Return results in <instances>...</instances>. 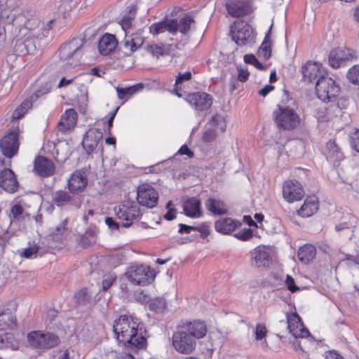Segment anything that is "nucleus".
Here are the masks:
<instances>
[{
    "mask_svg": "<svg viewBox=\"0 0 359 359\" xmlns=\"http://www.w3.org/2000/svg\"><path fill=\"white\" fill-rule=\"evenodd\" d=\"M184 211L185 214L190 217H201L202 215V211L201 210L200 201L195 197L189 198L184 203Z\"/></svg>",
    "mask_w": 359,
    "mask_h": 359,
    "instance_id": "7c9ffc66",
    "label": "nucleus"
},
{
    "mask_svg": "<svg viewBox=\"0 0 359 359\" xmlns=\"http://www.w3.org/2000/svg\"><path fill=\"white\" fill-rule=\"evenodd\" d=\"M27 35L28 36H27V38L22 41L25 45L26 48L27 49V50H29V54H32L36 48V44L33 41L34 38H32L29 34Z\"/></svg>",
    "mask_w": 359,
    "mask_h": 359,
    "instance_id": "bf43d9fd",
    "label": "nucleus"
},
{
    "mask_svg": "<svg viewBox=\"0 0 359 359\" xmlns=\"http://www.w3.org/2000/svg\"><path fill=\"white\" fill-rule=\"evenodd\" d=\"M18 132L14 130L6 135L0 140V151L1 154L8 158L15 156L19 150V128Z\"/></svg>",
    "mask_w": 359,
    "mask_h": 359,
    "instance_id": "9b49d317",
    "label": "nucleus"
},
{
    "mask_svg": "<svg viewBox=\"0 0 359 359\" xmlns=\"http://www.w3.org/2000/svg\"><path fill=\"white\" fill-rule=\"evenodd\" d=\"M348 137L351 148L359 152V128H354L351 131Z\"/></svg>",
    "mask_w": 359,
    "mask_h": 359,
    "instance_id": "de8ad7c7",
    "label": "nucleus"
},
{
    "mask_svg": "<svg viewBox=\"0 0 359 359\" xmlns=\"http://www.w3.org/2000/svg\"><path fill=\"white\" fill-rule=\"evenodd\" d=\"M225 7L229 15L240 18L248 13L250 0H226Z\"/></svg>",
    "mask_w": 359,
    "mask_h": 359,
    "instance_id": "f3484780",
    "label": "nucleus"
},
{
    "mask_svg": "<svg viewBox=\"0 0 359 359\" xmlns=\"http://www.w3.org/2000/svg\"><path fill=\"white\" fill-rule=\"evenodd\" d=\"M143 88L144 85L142 83H137L127 88L117 87L116 90L117 92L118 97L120 100L126 101L136 93L142 90Z\"/></svg>",
    "mask_w": 359,
    "mask_h": 359,
    "instance_id": "c9c22d12",
    "label": "nucleus"
},
{
    "mask_svg": "<svg viewBox=\"0 0 359 359\" xmlns=\"http://www.w3.org/2000/svg\"><path fill=\"white\" fill-rule=\"evenodd\" d=\"M105 223L111 230H118L119 229V224L114 221L111 217H106Z\"/></svg>",
    "mask_w": 359,
    "mask_h": 359,
    "instance_id": "69168bd1",
    "label": "nucleus"
},
{
    "mask_svg": "<svg viewBox=\"0 0 359 359\" xmlns=\"http://www.w3.org/2000/svg\"><path fill=\"white\" fill-rule=\"evenodd\" d=\"M286 284L287 286V289L292 292H294L298 290V287L295 285L294 279L289 276H287V277Z\"/></svg>",
    "mask_w": 359,
    "mask_h": 359,
    "instance_id": "338daca9",
    "label": "nucleus"
},
{
    "mask_svg": "<svg viewBox=\"0 0 359 359\" xmlns=\"http://www.w3.org/2000/svg\"><path fill=\"white\" fill-rule=\"evenodd\" d=\"M267 328L264 324L258 323L256 325L255 330V337L257 341L262 340L264 339L267 334Z\"/></svg>",
    "mask_w": 359,
    "mask_h": 359,
    "instance_id": "3c124183",
    "label": "nucleus"
},
{
    "mask_svg": "<svg viewBox=\"0 0 359 359\" xmlns=\"http://www.w3.org/2000/svg\"><path fill=\"white\" fill-rule=\"evenodd\" d=\"M113 330L116 340L126 346L146 347L147 339L143 335L138 318L128 315L120 316L114 321Z\"/></svg>",
    "mask_w": 359,
    "mask_h": 359,
    "instance_id": "f257e3e1",
    "label": "nucleus"
},
{
    "mask_svg": "<svg viewBox=\"0 0 359 359\" xmlns=\"http://www.w3.org/2000/svg\"><path fill=\"white\" fill-rule=\"evenodd\" d=\"M195 229L200 232L202 238H205L210 234V227L207 224H202L200 226H195Z\"/></svg>",
    "mask_w": 359,
    "mask_h": 359,
    "instance_id": "0e129e2a",
    "label": "nucleus"
},
{
    "mask_svg": "<svg viewBox=\"0 0 359 359\" xmlns=\"http://www.w3.org/2000/svg\"><path fill=\"white\" fill-rule=\"evenodd\" d=\"M144 43V38L141 34L135 33L130 36L126 34L123 41V46L125 49L133 53L140 48Z\"/></svg>",
    "mask_w": 359,
    "mask_h": 359,
    "instance_id": "c85d7f7f",
    "label": "nucleus"
},
{
    "mask_svg": "<svg viewBox=\"0 0 359 359\" xmlns=\"http://www.w3.org/2000/svg\"><path fill=\"white\" fill-rule=\"evenodd\" d=\"M39 20L37 18H32L27 21L25 24V30H29V33L25 32V34H29L32 38L36 39L37 40H41L44 39L46 36H43L42 32L43 29L36 27L33 28L32 25H39Z\"/></svg>",
    "mask_w": 359,
    "mask_h": 359,
    "instance_id": "4c0bfd02",
    "label": "nucleus"
},
{
    "mask_svg": "<svg viewBox=\"0 0 359 359\" xmlns=\"http://www.w3.org/2000/svg\"><path fill=\"white\" fill-rule=\"evenodd\" d=\"M191 72L188 71L184 73H179L175 79V86L181 85L184 81H188L191 79Z\"/></svg>",
    "mask_w": 359,
    "mask_h": 359,
    "instance_id": "4d7b16f0",
    "label": "nucleus"
},
{
    "mask_svg": "<svg viewBox=\"0 0 359 359\" xmlns=\"http://www.w3.org/2000/svg\"><path fill=\"white\" fill-rule=\"evenodd\" d=\"M95 235L93 231H86L84 234L78 238L79 243L83 248H88L95 243Z\"/></svg>",
    "mask_w": 359,
    "mask_h": 359,
    "instance_id": "c03bdc74",
    "label": "nucleus"
},
{
    "mask_svg": "<svg viewBox=\"0 0 359 359\" xmlns=\"http://www.w3.org/2000/svg\"><path fill=\"white\" fill-rule=\"evenodd\" d=\"M77 116L75 109H67L57 123L58 130L62 133H66L74 128L76 124Z\"/></svg>",
    "mask_w": 359,
    "mask_h": 359,
    "instance_id": "5701e85b",
    "label": "nucleus"
},
{
    "mask_svg": "<svg viewBox=\"0 0 359 359\" xmlns=\"http://www.w3.org/2000/svg\"><path fill=\"white\" fill-rule=\"evenodd\" d=\"M83 44L78 39L64 43L60 48L59 56L63 66L67 69L73 67L79 63V58L82 54Z\"/></svg>",
    "mask_w": 359,
    "mask_h": 359,
    "instance_id": "20e7f679",
    "label": "nucleus"
},
{
    "mask_svg": "<svg viewBox=\"0 0 359 359\" xmlns=\"http://www.w3.org/2000/svg\"><path fill=\"white\" fill-rule=\"evenodd\" d=\"M226 124L224 118L220 114H215L205 126L202 139L206 142L213 141L217 135V130L222 133L226 130Z\"/></svg>",
    "mask_w": 359,
    "mask_h": 359,
    "instance_id": "ddd939ff",
    "label": "nucleus"
},
{
    "mask_svg": "<svg viewBox=\"0 0 359 359\" xmlns=\"http://www.w3.org/2000/svg\"><path fill=\"white\" fill-rule=\"evenodd\" d=\"M147 50L152 55L158 57L159 56L164 55V50L163 46H160L157 44H151L147 47Z\"/></svg>",
    "mask_w": 359,
    "mask_h": 359,
    "instance_id": "864d4df0",
    "label": "nucleus"
},
{
    "mask_svg": "<svg viewBox=\"0 0 359 359\" xmlns=\"http://www.w3.org/2000/svg\"><path fill=\"white\" fill-rule=\"evenodd\" d=\"M316 255V247L311 244H306L299 249L297 256L302 263L308 264L315 258Z\"/></svg>",
    "mask_w": 359,
    "mask_h": 359,
    "instance_id": "72a5a7b5",
    "label": "nucleus"
},
{
    "mask_svg": "<svg viewBox=\"0 0 359 359\" xmlns=\"http://www.w3.org/2000/svg\"><path fill=\"white\" fill-rule=\"evenodd\" d=\"M16 327V319L11 313L0 314V330L14 329Z\"/></svg>",
    "mask_w": 359,
    "mask_h": 359,
    "instance_id": "79ce46f5",
    "label": "nucleus"
},
{
    "mask_svg": "<svg viewBox=\"0 0 359 359\" xmlns=\"http://www.w3.org/2000/svg\"><path fill=\"white\" fill-rule=\"evenodd\" d=\"M230 32L232 39L238 46H245L255 42V32L254 29L243 20L235 21L231 27Z\"/></svg>",
    "mask_w": 359,
    "mask_h": 359,
    "instance_id": "423d86ee",
    "label": "nucleus"
},
{
    "mask_svg": "<svg viewBox=\"0 0 359 359\" xmlns=\"http://www.w3.org/2000/svg\"><path fill=\"white\" fill-rule=\"evenodd\" d=\"M39 250L38 246L34 245L25 248L22 252L21 255L27 259H32L36 257L37 252Z\"/></svg>",
    "mask_w": 359,
    "mask_h": 359,
    "instance_id": "603ef678",
    "label": "nucleus"
},
{
    "mask_svg": "<svg viewBox=\"0 0 359 359\" xmlns=\"http://www.w3.org/2000/svg\"><path fill=\"white\" fill-rule=\"evenodd\" d=\"M241 223L231 217L219 219L215 223L216 231L222 234H229L240 226Z\"/></svg>",
    "mask_w": 359,
    "mask_h": 359,
    "instance_id": "cd10ccee",
    "label": "nucleus"
},
{
    "mask_svg": "<svg viewBox=\"0 0 359 359\" xmlns=\"http://www.w3.org/2000/svg\"><path fill=\"white\" fill-rule=\"evenodd\" d=\"M238 79L241 82L246 81L250 76V73L247 69L242 67H238Z\"/></svg>",
    "mask_w": 359,
    "mask_h": 359,
    "instance_id": "e2e57ef3",
    "label": "nucleus"
},
{
    "mask_svg": "<svg viewBox=\"0 0 359 359\" xmlns=\"http://www.w3.org/2000/svg\"><path fill=\"white\" fill-rule=\"evenodd\" d=\"M27 339L30 346L39 349H48L57 346L59 337L52 332L32 331L27 334Z\"/></svg>",
    "mask_w": 359,
    "mask_h": 359,
    "instance_id": "1a4fd4ad",
    "label": "nucleus"
},
{
    "mask_svg": "<svg viewBox=\"0 0 359 359\" xmlns=\"http://www.w3.org/2000/svg\"><path fill=\"white\" fill-rule=\"evenodd\" d=\"M316 90L318 98L326 102L336 97L339 93L340 88L332 78L324 76L317 80Z\"/></svg>",
    "mask_w": 359,
    "mask_h": 359,
    "instance_id": "9d476101",
    "label": "nucleus"
},
{
    "mask_svg": "<svg viewBox=\"0 0 359 359\" xmlns=\"http://www.w3.org/2000/svg\"><path fill=\"white\" fill-rule=\"evenodd\" d=\"M126 276L132 284L135 285H147L152 283L155 278V273L149 266L135 265L130 266Z\"/></svg>",
    "mask_w": 359,
    "mask_h": 359,
    "instance_id": "6e6552de",
    "label": "nucleus"
},
{
    "mask_svg": "<svg viewBox=\"0 0 359 359\" xmlns=\"http://www.w3.org/2000/svg\"><path fill=\"white\" fill-rule=\"evenodd\" d=\"M186 100L197 111L208 110L212 104V97L204 92L189 93Z\"/></svg>",
    "mask_w": 359,
    "mask_h": 359,
    "instance_id": "2eb2a0df",
    "label": "nucleus"
},
{
    "mask_svg": "<svg viewBox=\"0 0 359 359\" xmlns=\"http://www.w3.org/2000/svg\"><path fill=\"white\" fill-rule=\"evenodd\" d=\"M172 344L175 350L182 354L189 355L194 352L196 348V341L184 330L180 325L173 332L172 336Z\"/></svg>",
    "mask_w": 359,
    "mask_h": 359,
    "instance_id": "0eeeda50",
    "label": "nucleus"
},
{
    "mask_svg": "<svg viewBox=\"0 0 359 359\" xmlns=\"http://www.w3.org/2000/svg\"><path fill=\"white\" fill-rule=\"evenodd\" d=\"M305 193L302 185L295 180H287L283 186V195L285 201L293 203L301 200Z\"/></svg>",
    "mask_w": 359,
    "mask_h": 359,
    "instance_id": "4468645a",
    "label": "nucleus"
},
{
    "mask_svg": "<svg viewBox=\"0 0 359 359\" xmlns=\"http://www.w3.org/2000/svg\"><path fill=\"white\" fill-rule=\"evenodd\" d=\"M74 298L79 305H88L91 303L90 297L86 288H83L74 294Z\"/></svg>",
    "mask_w": 359,
    "mask_h": 359,
    "instance_id": "49530a36",
    "label": "nucleus"
},
{
    "mask_svg": "<svg viewBox=\"0 0 359 359\" xmlns=\"http://www.w3.org/2000/svg\"><path fill=\"white\" fill-rule=\"evenodd\" d=\"M40 95H41V91L36 92L34 95H32L31 96V99H32L31 101L29 100H25L20 104V105L19 107L22 109H24V110H25V111H27L29 109H30L32 107V101L36 100L39 97Z\"/></svg>",
    "mask_w": 359,
    "mask_h": 359,
    "instance_id": "13d9d810",
    "label": "nucleus"
},
{
    "mask_svg": "<svg viewBox=\"0 0 359 359\" xmlns=\"http://www.w3.org/2000/svg\"><path fill=\"white\" fill-rule=\"evenodd\" d=\"M149 306L156 312H162L165 309L167 304L164 298H156L152 301Z\"/></svg>",
    "mask_w": 359,
    "mask_h": 359,
    "instance_id": "8fccbe9b",
    "label": "nucleus"
},
{
    "mask_svg": "<svg viewBox=\"0 0 359 359\" xmlns=\"http://www.w3.org/2000/svg\"><path fill=\"white\" fill-rule=\"evenodd\" d=\"M172 205L171 201H168L166 205V208L168 209L167 213L164 215V218L166 220H172L175 217L176 210L174 208H171L170 206Z\"/></svg>",
    "mask_w": 359,
    "mask_h": 359,
    "instance_id": "052dcab7",
    "label": "nucleus"
},
{
    "mask_svg": "<svg viewBox=\"0 0 359 359\" xmlns=\"http://www.w3.org/2000/svg\"><path fill=\"white\" fill-rule=\"evenodd\" d=\"M14 6L11 4H8V1H6L5 5H0V18L7 22L12 23L15 19V14L13 13Z\"/></svg>",
    "mask_w": 359,
    "mask_h": 359,
    "instance_id": "a19ab883",
    "label": "nucleus"
},
{
    "mask_svg": "<svg viewBox=\"0 0 359 359\" xmlns=\"http://www.w3.org/2000/svg\"><path fill=\"white\" fill-rule=\"evenodd\" d=\"M271 29L270 27L269 30L267 32L264 39L263 42L262 43L259 50H258V55L259 57H263L264 60H268L271 55V42L269 40L270 35H271Z\"/></svg>",
    "mask_w": 359,
    "mask_h": 359,
    "instance_id": "ea45409f",
    "label": "nucleus"
},
{
    "mask_svg": "<svg viewBox=\"0 0 359 359\" xmlns=\"http://www.w3.org/2000/svg\"><path fill=\"white\" fill-rule=\"evenodd\" d=\"M116 217L123 221L122 226L129 227L133 221L142 215L140 205L133 201H124L119 205L114 208Z\"/></svg>",
    "mask_w": 359,
    "mask_h": 359,
    "instance_id": "39448f33",
    "label": "nucleus"
},
{
    "mask_svg": "<svg viewBox=\"0 0 359 359\" xmlns=\"http://www.w3.org/2000/svg\"><path fill=\"white\" fill-rule=\"evenodd\" d=\"M345 262L347 266H352L353 265L359 266V255H353L350 254H345L344 258L342 259Z\"/></svg>",
    "mask_w": 359,
    "mask_h": 359,
    "instance_id": "6e6d98bb",
    "label": "nucleus"
},
{
    "mask_svg": "<svg viewBox=\"0 0 359 359\" xmlns=\"http://www.w3.org/2000/svg\"><path fill=\"white\" fill-rule=\"evenodd\" d=\"M318 209V201L316 197L307 198L298 210V215L303 217L313 215Z\"/></svg>",
    "mask_w": 359,
    "mask_h": 359,
    "instance_id": "2f4dec72",
    "label": "nucleus"
},
{
    "mask_svg": "<svg viewBox=\"0 0 359 359\" xmlns=\"http://www.w3.org/2000/svg\"><path fill=\"white\" fill-rule=\"evenodd\" d=\"M326 359H344L342 355L334 351H330L326 353Z\"/></svg>",
    "mask_w": 359,
    "mask_h": 359,
    "instance_id": "774afa93",
    "label": "nucleus"
},
{
    "mask_svg": "<svg viewBox=\"0 0 359 359\" xmlns=\"http://www.w3.org/2000/svg\"><path fill=\"white\" fill-rule=\"evenodd\" d=\"M287 329L295 338L293 346L295 351L308 352L313 345L314 340L297 313H287Z\"/></svg>",
    "mask_w": 359,
    "mask_h": 359,
    "instance_id": "f03ea898",
    "label": "nucleus"
},
{
    "mask_svg": "<svg viewBox=\"0 0 359 359\" xmlns=\"http://www.w3.org/2000/svg\"><path fill=\"white\" fill-rule=\"evenodd\" d=\"M304 78L309 82H313L316 79L325 76V71L321 65L318 62H307L302 67Z\"/></svg>",
    "mask_w": 359,
    "mask_h": 359,
    "instance_id": "412c9836",
    "label": "nucleus"
},
{
    "mask_svg": "<svg viewBox=\"0 0 359 359\" xmlns=\"http://www.w3.org/2000/svg\"><path fill=\"white\" fill-rule=\"evenodd\" d=\"M68 224V219H63L57 226L53 228L50 232V237L55 242H61L66 236L67 231V225Z\"/></svg>",
    "mask_w": 359,
    "mask_h": 359,
    "instance_id": "e433bc0d",
    "label": "nucleus"
},
{
    "mask_svg": "<svg viewBox=\"0 0 359 359\" xmlns=\"http://www.w3.org/2000/svg\"><path fill=\"white\" fill-rule=\"evenodd\" d=\"M205 207L208 211L217 215H225L228 212L225 204L222 201L215 198H208L205 201Z\"/></svg>",
    "mask_w": 359,
    "mask_h": 359,
    "instance_id": "f704fd0d",
    "label": "nucleus"
},
{
    "mask_svg": "<svg viewBox=\"0 0 359 359\" xmlns=\"http://www.w3.org/2000/svg\"><path fill=\"white\" fill-rule=\"evenodd\" d=\"M351 56L350 50L338 48L332 50L329 55V63L333 68L339 67L341 64L349 59Z\"/></svg>",
    "mask_w": 359,
    "mask_h": 359,
    "instance_id": "393cba45",
    "label": "nucleus"
},
{
    "mask_svg": "<svg viewBox=\"0 0 359 359\" xmlns=\"http://www.w3.org/2000/svg\"><path fill=\"white\" fill-rule=\"evenodd\" d=\"M180 326L184 330L189 332L196 341L203 338L208 331L205 323L200 320L187 321Z\"/></svg>",
    "mask_w": 359,
    "mask_h": 359,
    "instance_id": "a211bd4d",
    "label": "nucleus"
},
{
    "mask_svg": "<svg viewBox=\"0 0 359 359\" xmlns=\"http://www.w3.org/2000/svg\"><path fill=\"white\" fill-rule=\"evenodd\" d=\"M53 202L58 207H62L67 205L79 207L81 205L79 198L72 196L67 191L60 190L53 195Z\"/></svg>",
    "mask_w": 359,
    "mask_h": 359,
    "instance_id": "b1692460",
    "label": "nucleus"
},
{
    "mask_svg": "<svg viewBox=\"0 0 359 359\" xmlns=\"http://www.w3.org/2000/svg\"><path fill=\"white\" fill-rule=\"evenodd\" d=\"M137 201L139 205L152 208L157 205L158 194L148 184H142L137 187Z\"/></svg>",
    "mask_w": 359,
    "mask_h": 359,
    "instance_id": "f8f14e48",
    "label": "nucleus"
},
{
    "mask_svg": "<svg viewBox=\"0 0 359 359\" xmlns=\"http://www.w3.org/2000/svg\"><path fill=\"white\" fill-rule=\"evenodd\" d=\"M18 182L16 177L9 168H4L0 172V187L8 193L13 194L18 190Z\"/></svg>",
    "mask_w": 359,
    "mask_h": 359,
    "instance_id": "aec40b11",
    "label": "nucleus"
},
{
    "mask_svg": "<svg viewBox=\"0 0 359 359\" xmlns=\"http://www.w3.org/2000/svg\"><path fill=\"white\" fill-rule=\"evenodd\" d=\"M347 79L355 85H359V65H354L347 72Z\"/></svg>",
    "mask_w": 359,
    "mask_h": 359,
    "instance_id": "09e8293b",
    "label": "nucleus"
},
{
    "mask_svg": "<svg viewBox=\"0 0 359 359\" xmlns=\"http://www.w3.org/2000/svg\"><path fill=\"white\" fill-rule=\"evenodd\" d=\"M88 184L87 178L79 172L73 173L68 181V188L72 193L83 191Z\"/></svg>",
    "mask_w": 359,
    "mask_h": 359,
    "instance_id": "a878e982",
    "label": "nucleus"
},
{
    "mask_svg": "<svg viewBox=\"0 0 359 359\" xmlns=\"http://www.w3.org/2000/svg\"><path fill=\"white\" fill-rule=\"evenodd\" d=\"M15 51L20 55L29 54V50L25 47L22 40H18L15 46Z\"/></svg>",
    "mask_w": 359,
    "mask_h": 359,
    "instance_id": "680f3d73",
    "label": "nucleus"
},
{
    "mask_svg": "<svg viewBox=\"0 0 359 359\" xmlns=\"http://www.w3.org/2000/svg\"><path fill=\"white\" fill-rule=\"evenodd\" d=\"M24 210L22 206L19 204L13 205L9 214L11 222L21 221L23 219Z\"/></svg>",
    "mask_w": 359,
    "mask_h": 359,
    "instance_id": "a18cd8bd",
    "label": "nucleus"
},
{
    "mask_svg": "<svg viewBox=\"0 0 359 359\" xmlns=\"http://www.w3.org/2000/svg\"><path fill=\"white\" fill-rule=\"evenodd\" d=\"M135 10L136 8L135 6L132 5L129 7V11L128 14L123 15L121 20V25L122 29L126 32L128 29H129L132 25V22L135 16Z\"/></svg>",
    "mask_w": 359,
    "mask_h": 359,
    "instance_id": "37998d69",
    "label": "nucleus"
},
{
    "mask_svg": "<svg viewBox=\"0 0 359 359\" xmlns=\"http://www.w3.org/2000/svg\"><path fill=\"white\" fill-rule=\"evenodd\" d=\"M175 24V34L177 31L183 34H186L190 29L191 25L194 22V19L189 15H185L180 18L179 21L174 20Z\"/></svg>",
    "mask_w": 359,
    "mask_h": 359,
    "instance_id": "58836bf2",
    "label": "nucleus"
},
{
    "mask_svg": "<svg viewBox=\"0 0 359 359\" xmlns=\"http://www.w3.org/2000/svg\"><path fill=\"white\" fill-rule=\"evenodd\" d=\"M271 261L270 252L264 246H258L251 252V264L255 267H267Z\"/></svg>",
    "mask_w": 359,
    "mask_h": 359,
    "instance_id": "6ab92c4d",
    "label": "nucleus"
},
{
    "mask_svg": "<svg viewBox=\"0 0 359 359\" xmlns=\"http://www.w3.org/2000/svg\"><path fill=\"white\" fill-rule=\"evenodd\" d=\"M117 44L118 42L114 35L105 34L99 41V52L103 55H107L116 48Z\"/></svg>",
    "mask_w": 359,
    "mask_h": 359,
    "instance_id": "bb28decb",
    "label": "nucleus"
},
{
    "mask_svg": "<svg viewBox=\"0 0 359 359\" xmlns=\"http://www.w3.org/2000/svg\"><path fill=\"white\" fill-rule=\"evenodd\" d=\"M273 116L278 128L283 130H292L300 123L299 116L289 107L278 104L273 112Z\"/></svg>",
    "mask_w": 359,
    "mask_h": 359,
    "instance_id": "7ed1b4c3",
    "label": "nucleus"
},
{
    "mask_svg": "<svg viewBox=\"0 0 359 359\" xmlns=\"http://www.w3.org/2000/svg\"><path fill=\"white\" fill-rule=\"evenodd\" d=\"M234 236L241 241H248L252 237V230L251 229H243L235 233Z\"/></svg>",
    "mask_w": 359,
    "mask_h": 359,
    "instance_id": "5fc2aeb1",
    "label": "nucleus"
},
{
    "mask_svg": "<svg viewBox=\"0 0 359 359\" xmlns=\"http://www.w3.org/2000/svg\"><path fill=\"white\" fill-rule=\"evenodd\" d=\"M326 147L327 160L335 164L344 159V154L334 141L330 140Z\"/></svg>",
    "mask_w": 359,
    "mask_h": 359,
    "instance_id": "473e14b6",
    "label": "nucleus"
},
{
    "mask_svg": "<svg viewBox=\"0 0 359 359\" xmlns=\"http://www.w3.org/2000/svg\"><path fill=\"white\" fill-rule=\"evenodd\" d=\"M102 139V132L100 129L91 128L86 132L82 141V146L87 154H91L97 148Z\"/></svg>",
    "mask_w": 359,
    "mask_h": 359,
    "instance_id": "dca6fc26",
    "label": "nucleus"
},
{
    "mask_svg": "<svg viewBox=\"0 0 359 359\" xmlns=\"http://www.w3.org/2000/svg\"><path fill=\"white\" fill-rule=\"evenodd\" d=\"M175 28L174 20L170 19L152 24L149 27V31L150 33L154 35H157L165 31H168L172 34H175Z\"/></svg>",
    "mask_w": 359,
    "mask_h": 359,
    "instance_id": "c756f323",
    "label": "nucleus"
},
{
    "mask_svg": "<svg viewBox=\"0 0 359 359\" xmlns=\"http://www.w3.org/2000/svg\"><path fill=\"white\" fill-rule=\"evenodd\" d=\"M34 170L41 177H47L55 172L53 162L43 156H38L34 161Z\"/></svg>",
    "mask_w": 359,
    "mask_h": 359,
    "instance_id": "4be33fe9",
    "label": "nucleus"
}]
</instances>
